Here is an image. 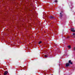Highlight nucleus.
Returning a JSON list of instances; mask_svg holds the SVG:
<instances>
[{
    "label": "nucleus",
    "instance_id": "6",
    "mask_svg": "<svg viewBox=\"0 0 75 75\" xmlns=\"http://www.w3.org/2000/svg\"><path fill=\"white\" fill-rule=\"evenodd\" d=\"M68 48L69 49L70 48H71V46H68Z\"/></svg>",
    "mask_w": 75,
    "mask_h": 75
},
{
    "label": "nucleus",
    "instance_id": "8",
    "mask_svg": "<svg viewBox=\"0 0 75 75\" xmlns=\"http://www.w3.org/2000/svg\"><path fill=\"white\" fill-rule=\"evenodd\" d=\"M45 57H47V55H45Z\"/></svg>",
    "mask_w": 75,
    "mask_h": 75
},
{
    "label": "nucleus",
    "instance_id": "2",
    "mask_svg": "<svg viewBox=\"0 0 75 75\" xmlns=\"http://www.w3.org/2000/svg\"><path fill=\"white\" fill-rule=\"evenodd\" d=\"M69 65H70V64H73V63L72 62H71V60H69Z\"/></svg>",
    "mask_w": 75,
    "mask_h": 75
},
{
    "label": "nucleus",
    "instance_id": "5",
    "mask_svg": "<svg viewBox=\"0 0 75 75\" xmlns=\"http://www.w3.org/2000/svg\"><path fill=\"white\" fill-rule=\"evenodd\" d=\"M69 66V62L68 63H67L66 64V66L67 67L68 66Z\"/></svg>",
    "mask_w": 75,
    "mask_h": 75
},
{
    "label": "nucleus",
    "instance_id": "10",
    "mask_svg": "<svg viewBox=\"0 0 75 75\" xmlns=\"http://www.w3.org/2000/svg\"><path fill=\"white\" fill-rule=\"evenodd\" d=\"M73 35L75 36V33H73Z\"/></svg>",
    "mask_w": 75,
    "mask_h": 75
},
{
    "label": "nucleus",
    "instance_id": "13",
    "mask_svg": "<svg viewBox=\"0 0 75 75\" xmlns=\"http://www.w3.org/2000/svg\"><path fill=\"white\" fill-rule=\"evenodd\" d=\"M60 16H61L62 14V13H60Z\"/></svg>",
    "mask_w": 75,
    "mask_h": 75
},
{
    "label": "nucleus",
    "instance_id": "3",
    "mask_svg": "<svg viewBox=\"0 0 75 75\" xmlns=\"http://www.w3.org/2000/svg\"><path fill=\"white\" fill-rule=\"evenodd\" d=\"M8 73V71H5L4 73V75H6V74H7Z\"/></svg>",
    "mask_w": 75,
    "mask_h": 75
},
{
    "label": "nucleus",
    "instance_id": "7",
    "mask_svg": "<svg viewBox=\"0 0 75 75\" xmlns=\"http://www.w3.org/2000/svg\"><path fill=\"white\" fill-rule=\"evenodd\" d=\"M42 41H40V42H39L38 44H41V43H42Z\"/></svg>",
    "mask_w": 75,
    "mask_h": 75
},
{
    "label": "nucleus",
    "instance_id": "9",
    "mask_svg": "<svg viewBox=\"0 0 75 75\" xmlns=\"http://www.w3.org/2000/svg\"><path fill=\"white\" fill-rule=\"evenodd\" d=\"M62 14H61V15L60 16V17H62Z\"/></svg>",
    "mask_w": 75,
    "mask_h": 75
},
{
    "label": "nucleus",
    "instance_id": "4",
    "mask_svg": "<svg viewBox=\"0 0 75 75\" xmlns=\"http://www.w3.org/2000/svg\"><path fill=\"white\" fill-rule=\"evenodd\" d=\"M49 18H51V19L55 18V17H53L52 16H50V17H49Z\"/></svg>",
    "mask_w": 75,
    "mask_h": 75
},
{
    "label": "nucleus",
    "instance_id": "11",
    "mask_svg": "<svg viewBox=\"0 0 75 75\" xmlns=\"http://www.w3.org/2000/svg\"><path fill=\"white\" fill-rule=\"evenodd\" d=\"M73 50H74V51H75V47H74V48L73 49Z\"/></svg>",
    "mask_w": 75,
    "mask_h": 75
},
{
    "label": "nucleus",
    "instance_id": "14",
    "mask_svg": "<svg viewBox=\"0 0 75 75\" xmlns=\"http://www.w3.org/2000/svg\"><path fill=\"white\" fill-rule=\"evenodd\" d=\"M69 37H68L67 38H69Z\"/></svg>",
    "mask_w": 75,
    "mask_h": 75
},
{
    "label": "nucleus",
    "instance_id": "1",
    "mask_svg": "<svg viewBox=\"0 0 75 75\" xmlns=\"http://www.w3.org/2000/svg\"><path fill=\"white\" fill-rule=\"evenodd\" d=\"M71 31L72 32H75V30H74V28H71Z\"/></svg>",
    "mask_w": 75,
    "mask_h": 75
},
{
    "label": "nucleus",
    "instance_id": "12",
    "mask_svg": "<svg viewBox=\"0 0 75 75\" xmlns=\"http://www.w3.org/2000/svg\"><path fill=\"white\" fill-rule=\"evenodd\" d=\"M55 2H57V0H55Z\"/></svg>",
    "mask_w": 75,
    "mask_h": 75
}]
</instances>
